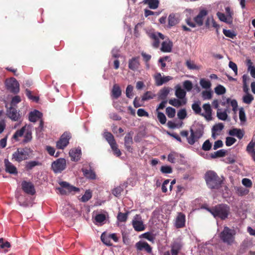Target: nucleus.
<instances>
[{
    "label": "nucleus",
    "mask_w": 255,
    "mask_h": 255,
    "mask_svg": "<svg viewBox=\"0 0 255 255\" xmlns=\"http://www.w3.org/2000/svg\"><path fill=\"white\" fill-rule=\"evenodd\" d=\"M205 209L214 218H219L222 220H225L227 219L231 214L230 207L226 204H220L211 208L206 207Z\"/></svg>",
    "instance_id": "1"
},
{
    "label": "nucleus",
    "mask_w": 255,
    "mask_h": 255,
    "mask_svg": "<svg viewBox=\"0 0 255 255\" xmlns=\"http://www.w3.org/2000/svg\"><path fill=\"white\" fill-rule=\"evenodd\" d=\"M205 179L207 186L212 189H219L223 183V180L215 172L211 170L205 173Z\"/></svg>",
    "instance_id": "2"
},
{
    "label": "nucleus",
    "mask_w": 255,
    "mask_h": 255,
    "mask_svg": "<svg viewBox=\"0 0 255 255\" xmlns=\"http://www.w3.org/2000/svg\"><path fill=\"white\" fill-rule=\"evenodd\" d=\"M208 13V10L203 9L200 10L198 14L194 17L193 20L191 17H188L185 19V22L187 24L192 28H195L196 26H202L204 24V20L205 17Z\"/></svg>",
    "instance_id": "3"
},
{
    "label": "nucleus",
    "mask_w": 255,
    "mask_h": 255,
    "mask_svg": "<svg viewBox=\"0 0 255 255\" xmlns=\"http://www.w3.org/2000/svg\"><path fill=\"white\" fill-rule=\"evenodd\" d=\"M236 235V231L235 230L225 226L220 234L219 237L223 243L227 244L228 245H231L235 242Z\"/></svg>",
    "instance_id": "4"
},
{
    "label": "nucleus",
    "mask_w": 255,
    "mask_h": 255,
    "mask_svg": "<svg viewBox=\"0 0 255 255\" xmlns=\"http://www.w3.org/2000/svg\"><path fill=\"white\" fill-rule=\"evenodd\" d=\"M32 150L29 148H17L12 155V160L20 162L28 158Z\"/></svg>",
    "instance_id": "5"
},
{
    "label": "nucleus",
    "mask_w": 255,
    "mask_h": 255,
    "mask_svg": "<svg viewBox=\"0 0 255 255\" xmlns=\"http://www.w3.org/2000/svg\"><path fill=\"white\" fill-rule=\"evenodd\" d=\"M183 244L179 239L173 240L170 244V251L164 253L163 255H178L183 248Z\"/></svg>",
    "instance_id": "6"
},
{
    "label": "nucleus",
    "mask_w": 255,
    "mask_h": 255,
    "mask_svg": "<svg viewBox=\"0 0 255 255\" xmlns=\"http://www.w3.org/2000/svg\"><path fill=\"white\" fill-rule=\"evenodd\" d=\"M60 187L56 188L61 195H66L72 192H78L79 189L73 186L70 185L66 181H62L59 182Z\"/></svg>",
    "instance_id": "7"
},
{
    "label": "nucleus",
    "mask_w": 255,
    "mask_h": 255,
    "mask_svg": "<svg viewBox=\"0 0 255 255\" xmlns=\"http://www.w3.org/2000/svg\"><path fill=\"white\" fill-rule=\"evenodd\" d=\"M71 137L72 135L70 132L65 131L56 142V147L58 149H63L68 145Z\"/></svg>",
    "instance_id": "8"
},
{
    "label": "nucleus",
    "mask_w": 255,
    "mask_h": 255,
    "mask_svg": "<svg viewBox=\"0 0 255 255\" xmlns=\"http://www.w3.org/2000/svg\"><path fill=\"white\" fill-rule=\"evenodd\" d=\"M7 90L14 94L19 92V84L14 78H10L6 79L5 82Z\"/></svg>",
    "instance_id": "9"
},
{
    "label": "nucleus",
    "mask_w": 255,
    "mask_h": 255,
    "mask_svg": "<svg viewBox=\"0 0 255 255\" xmlns=\"http://www.w3.org/2000/svg\"><path fill=\"white\" fill-rule=\"evenodd\" d=\"M66 167V161L64 158H60L53 161L51 164V168L55 173H61Z\"/></svg>",
    "instance_id": "10"
},
{
    "label": "nucleus",
    "mask_w": 255,
    "mask_h": 255,
    "mask_svg": "<svg viewBox=\"0 0 255 255\" xmlns=\"http://www.w3.org/2000/svg\"><path fill=\"white\" fill-rule=\"evenodd\" d=\"M21 188L27 194L33 195L36 192L33 184L30 182L23 181L21 182Z\"/></svg>",
    "instance_id": "11"
},
{
    "label": "nucleus",
    "mask_w": 255,
    "mask_h": 255,
    "mask_svg": "<svg viewBox=\"0 0 255 255\" xmlns=\"http://www.w3.org/2000/svg\"><path fill=\"white\" fill-rule=\"evenodd\" d=\"M135 247L137 251L144 250L149 254H150L152 252V248L146 242L139 241L135 244Z\"/></svg>",
    "instance_id": "12"
},
{
    "label": "nucleus",
    "mask_w": 255,
    "mask_h": 255,
    "mask_svg": "<svg viewBox=\"0 0 255 255\" xmlns=\"http://www.w3.org/2000/svg\"><path fill=\"white\" fill-rule=\"evenodd\" d=\"M149 37L153 40L152 46L154 48H158L159 46V38L164 39V36L161 33H151L149 34Z\"/></svg>",
    "instance_id": "13"
},
{
    "label": "nucleus",
    "mask_w": 255,
    "mask_h": 255,
    "mask_svg": "<svg viewBox=\"0 0 255 255\" xmlns=\"http://www.w3.org/2000/svg\"><path fill=\"white\" fill-rule=\"evenodd\" d=\"M154 79L156 85L159 86L172 80V77L169 76L162 77L160 73H157L154 76Z\"/></svg>",
    "instance_id": "14"
},
{
    "label": "nucleus",
    "mask_w": 255,
    "mask_h": 255,
    "mask_svg": "<svg viewBox=\"0 0 255 255\" xmlns=\"http://www.w3.org/2000/svg\"><path fill=\"white\" fill-rule=\"evenodd\" d=\"M139 65L140 62L139 56L133 57L129 59L128 67L129 69L134 71L139 68Z\"/></svg>",
    "instance_id": "15"
},
{
    "label": "nucleus",
    "mask_w": 255,
    "mask_h": 255,
    "mask_svg": "<svg viewBox=\"0 0 255 255\" xmlns=\"http://www.w3.org/2000/svg\"><path fill=\"white\" fill-rule=\"evenodd\" d=\"M6 115L12 121H17L19 118V114L16 108L10 107L6 111Z\"/></svg>",
    "instance_id": "16"
},
{
    "label": "nucleus",
    "mask_w": 255,
    "mask_h": 255,
    "mask_svg": "<svg viewBox=\"0 0 255 255\" xmlns=\"http://www.w3.org/2000/svg\"><path fill=\"white\" fill-rule=\"evenodd\" d=\"M5 170L6 172L12 174H17L18 172L16 167L7 159L4 160Z\"/></svg>",
    "instance_id": "17"
},
{
    "label": "nucleus",
    "mask_w": 255,
    "mask_h": 255,
    "mask_svg": "<svg viewBox=\"0 0 255 255\" xmlns=\"http://www.w3.org/2000/svg\"><path fill=\"white\" fill-rule=\"evenodd\" d=\"M185 225V215L182 213H179L176 218L175 226L176 228H182Z\"/></svg>",
    "instance_id": "18"
},
{
    "label": "nucleus",
    "mask_w": 255,
    "mask_h": 255,
    "mask_svg": "<svg viewBox=\"0 0 255 255\" xmlns=\"http://www.w3.org/2000/svg\"><path fill=\"white\" fill-rule=\"evenodd\" d=\"M125 140V146L127 151L130 153H132L133 151V148L131 145L133 143L132 137L130 133L127 134L124 138Z\"/></svg>",
    "instance_id": "19"
},
{
    "label": "nucleus",
    "mask_w": 255,
    "mask_h": 255,
    "mask_svg": "<svg viewBox=\"0 0 255 255\" xmlns=\"http://www.w3.org/2000/svg\"><path fill=\"white\" fill-rule=\"evenodd\" d=\"M203 108L205 113H202L201 116L204 117L207 120H212V109L209 103H206L203 105Z\"/></svg>",
    "instance_id": "20"
},
{
    "label": "nucleus",
    "mask_w": 255,
    "mask_h": 255,
    "mask_svg": "<svg viewBox=\"0 0 255 255\" xmlns=\"http://www.w3.org/2000/svg\"><path fill=\"white\" fill-rule=\"evenodd\" d=\"M172 42L170 40L168 39L162 43L160 50L163 52H170L172 50Z\"/></svg>",
    "instance_id": "21"
},
{
    "label": "nucleus",
    "mask_w": 255,
    "mask_h": 255,
    "mask_svg": "<svg viewBox=\"0 0 255 255\" xmlns=\"http://www.w3.org/2000/svg\"><path fill=\"white\" fill-rule=\"evenodd\" d=\"M81 154V150L79 148L71 149L69 151V155L72 161H78L80 158Z\"/></svg>",
    "instance_id": "22"
},
{
    "label": "nucleus",
    "mask_w": 255,
    "mask_h": 255,
    "mask_svg": "<svg viewBox=\"0 0 255 255\" xmlns=\"http://www.w3.org/2000/svg\"><path fill=\"white\" fill-rule=\"evenodd\" d=\"M42 116L41 112L37 110H34L33 112H31L29 114V120L31 122L35 123L38 119H40Z\"/></svg>",
    "instance_id": "23"
},
{
    "label": "nucleus",
    "mask_w": 255,
    "mask_h": 255,
    "mask_svg": "<svg viewBox=\"0 0 255 255\" xmlns=\"http://www.w3.org/2000/svg\"><path fill=\"white\" fill-rule=\"evenodd\" d=\"M229 134L231 136H236L239 139H241L243 137L245 133L244 131L241 129L234 128L229 131Z\"/></svg>",
    "instance_id": "24"
},
{
    "label": "nucleus",
    "mask_w": 255,
    "mask_h": 255,
    "mask_svg": "<svg viewBox=\"0 0 255 255\" xmlns=\"http://www.w3.org/2000/svg\"><path fill=\"white\" fill-rule=\"evenodd\" d=\"M171 88L169 87H164L159 92L158 98L162 100H166V98L169 94Z\"/></svg>",
    "instance_id": "25"
},
{
    "label": "nucleus",
    "mask_w": 255,
    "mask_h": 255,
    "mask_svg": "<svg viewBox=\"0 0 255 255\" xmlns=\"http://www.w3.org/2000/svg\"><path fill=\"white\" fill-rule=\"evenodd\" d=\"M217 15L219 18V19L223 22H225L228 24H231L233 22V16L228 17L227 15H226L224 13L218 12L217 13Z\"/></svg>",
    "instance_id": "26"
},
{
    "label": "nucleus",
    "mask_w": 255,
    "mask_h": 255,
    "mask_svg": "<svg viewBox=\"0 0 255 255\" xmlns=\"http://www.w3.org/2000/svg\"><path fill=\"white\" fill-rule=\"evenodd\" d=\"M82 171L86 178L93 180L96 179V175L95 172L91 168L90 169L82 168Z\"/></svg>",
    "instance_id": "27"
},
{
    "label": "nucleus",
    "mask_w": 255,
    "mask_h": 255,
    "mask_svg": "<svg viewBox=\"0 0 255 255\" xmlns=\"http://www.w3.org/2000/svg\"><path fill=\"white\" fill-rule=\"evenodd\" d=\"M121 94L122 91L120 86L118 84L114 85L112 91V96L113 98L117 99L121 96Z\"/></svg>",
    "instance_id": "28"
},
{
    "label": "nucleus",
    "mask_w": 255,
    "mask_h": 255,
    "mask_svg": "<svg viewBox=\"0 0 255 255\" xmlns=\"http://www.w3.org/2000/svg\"><path fill=\"white\" fill-rule=\"evenodd\" d=\"M168 103L170 105L175 107H179L183 105H185L186 103V101L185 100H179L178 99L174 98L170 99L168 101Z\"/></svg>",
    "instance_id": "29"
},
{
    "label": "nucleus",
    "mask_w": 255,
    "mask_h": 255,
    "mask_svg": "<svg viewBox=\"0 0 255 255\" xmlns=\"http://www.w3.org/2000/svg\"><path fill=\"white\" fill-rule=\"evenodd\" d=\"M168 26L171 27L176 25L179 22V19L177 17L175 14L171 13L169 14L168 18Z\"/></svg>",
    "instance_id": "30"
},
{
    "label": "nucleus",
    "mask_w": 255,
    "mask_h": 255,
    "mask_svg": "<svg viewBox=\"0 0 255 255\" xmlns=\"http://www.w3.org/2000/svg\"><path fill=\"white\" fill-rule=\"evenodd\" d=\"M132 226L134 229L138 232L143 231L145 229L143 222L141 221L133 220Z\"/></svg>",
    "instance_id": "31"
},
{
    "label": "nucleus",
    "mask_w": 255,
    "mask_h": 255,
    "mask_svg": "<svg viewBox=\"0 0 255 255\" xmlns=\"http://www.w3.org/2000/svg\"><path fill=\"white\" fill-rule=\"evenodd\" d=\"M186 92L182 89L181 87L177 86L176 87L175 96L179 99L182 100H185L184 98L186 96Z\"/></svg>",
    "instance_id": "32"
},
{
    "label": "nucleus",
    "mask_w": 255,
    "mask_h": 255,
    "mask_svg": "<svg viewBox=\"0 0 255 255\" xmlns=\"http://www.w3.org/2000/svg\"><path fill=\"white\" fill-rule=\"evenodd\" d=\"M143 2L145 4H148L150 8L153 9H155L158 7L159 3L158 0H144Z\"/></svg>",
    "instance_id": "33"
},
{
    "label": "nucleus",
    "mask_w": 255,
    "mask_h": 255,
    "mask_svg": "<svg viewBox=\"0 0 255 255\" xmlns=\"http://www.w3.org/2000/svg\"><path fill=\"white\" fill-rule=\"evenodd\" d=\"M224 126L222 123H219L213 126L212 129V136L216 138L215 133L217 131H220L224 128Z\"/></svg>",
    "instance_id": "34"
},
{
    "label": "nucleus",
    "mask_w": 255,
    "mask_h": 255,
    "mask_svg": "<svg viewBox=\"0 0 255 255\" xmlns=\"http://www.w3.org/2000/svg\"><path fill=\"white\" fill-rule=\"evenodd\" d=\"M226 151L224 149H220L217 151L214 152L210 154L212 158H216L218 157H223L226 155Z\"/></svg>",
    "instance_id": "35"
},
{
    "label": "nucleus",
    "mask_w": 255,
    "mask_h": 255,
    "mask_svg": "<svg viewBox=\"0 0 255 255\" xmlns=\"http://www.w3.org/2000/svg\"><path fill=\"white\" fill-rule=\"evenodd\" d=\"M192 109L194 112L195 114L196 115H199L201 116L202 113V109L200 107V102H197L196 103H193L192 105Z\"/></svg>",
    "instance_id": "36"
},
{
    "label": "nucleus",
    "mask_w": 255,
    "mask_h": 255,
    "mask_svg": "<svg viewBox=\"0 0 255 255\" xmlns=\"http://www.w3.org/2000/svg\"><path fill=\"white\" fill-rule=\"evenodd\" d=\"M26 130V126L23 127L20 129L17 130L13 135L12 138L16 141L18 140V137H21Z\"/></svg>",
    "instance_id": "37"
},
{
    "label": "nucleus",
    "mask_w": 255,
    "mask_h": 255,
    "mask_svg": "<svg viewBox=\"0 0 255 255\" xmlns=\"http://www.w3.org/2000/svg\"><path fill=\"white\" fill-rule=\"evenodd\" d=\"M101 240L102 242L108 246H112V244L110 241L109 235L107 236L105 233H102L101 236Z\"/></svg>",
    "instance_id": "38"
},
{
    "label": "nucleus",
    "mask_w": 255,
    "mask_h": 255,
    "mask_svg": "<svg viewBox=\"0 0 255 255\" xmlns=\"http://www.w3.org/2000/svg\"><path fill=\"white\" fill-rule=\"evenodd\" d=\"M199 139L196 137L195 133H193V129L190 128V135L187 137V141L190 145H193Z\"/></svg>",
    "instance_id": "39"
},
{
    "label": "nucleus",
    "mask_w": 255,
    "mask_h": 255,
    "mask_svg": "<svg viewBox=\"0 0 255 255\" xmlns=\"http://www.w3.org/2000/svg\"><path fill=\"white\" fill-rule=\"evenodd\" d=\"M104 137L110 145L116 142L113 135L109 132H106L104 133Z\"/></svg>",
    "instance_id": "40"
},
{
    "label": "nucleus",
    "mask_w": 255,
    "mask_h": 255,
    "mask_svg": "<svg viewBox=\"0 0 255 255\" xmlns=\"http://www.w3.org/2000/svg\"><path fill=\"white\" fill-rule=\"evenodd\" d=\"M185 65L188 69L190 70H199L200 69V67L196 65L194 62L191 60H187L186 61Z\"/></svg>",
    "instance_id": "41"
},
{
    "label": "nucleus",
    "mask_w": 255,
    "mask_h": 255,
    "mask_svg": "<svg viewBox=\"0 0 255 255\" xmlns=\"http://www.w3.org/2000/svg\"><path fill=\"white\" fill-rule=\"evenodd\" d=\"M92 197V192L90 190H87L85 194L82 196L80 199L81 201L83 202H86L89 201Z\"/></svg>",
    "instance_id": "42"
},
{
    "label": "nucleus",
    "mask_w": 255,
    "mask_h": 255,
    "mask_svg": "<svg viewBox=\"0 0 255 255\" xmlns=\"http://www.w3.org/2000/svg\"><path fill=\"white\" fill-rule=\"evenodd\" d=\"M254 98L251 94H247L243 97V102L247 104H250L254 100Z\"/></svg>",
    "instance_id": "43"
},
{
    "label": "nucleus",
    "mask_w": 255,
    "mask_h": 255,
    "mask_svg": "<svg viewBox=\"0 0 255 255\" xmlns=\"http://www.w3.org/2000/svg\"><path fill=\"white\" fill-rule=\"evenodd\" d=\"M193 133H195V136L198 139L201 138L204 133V128L202 126H200L195 130H193Z\"/></svg>",
    "instance_id": "44"
},
{
    "label": "nucleus",
    "mask_w": 255,
    "mask_h": 255,
    "mask_svg": "<svg viewBox=\"0 0 255 255\" xmlns=\"http://www.w3.org/2000/svg\"><path fill=\"white\" fill-rule=\"evenodd\" d=\"M217 116L219 119L225 121L227 119L228 115L226 112H221V110L219 109L217 112Z\"/></svg>",
    "instance_id": "45"
},
{
    "label": "nucleus",
    "mask_w": 255,
    "mask_h": 255,
    "mask_svg": "<svg viewBox=\"0 0 255 255\" xmlns=\"http://www.w3.org/2000/svg\"><path fill=\"white\" fill-rule=\"evenodd\" d=\"M166 113L169 118H173L175 116V110L172 107H167L166 109Z\"/></svg>",
    "instance_id": "46"
},
{
    "label": "nucleus",
    "mask_w": 255,
    "mask_h": 255,
    "mask_svg": "<svg viewBox=\"0 0 255 255\" xmlns=\"http://www.w3.org/2000/svg\"><path fill=\"white\" fill-rule=\"evenodd\" d=\"M154 96L155 95L153 94L151 92L147 91L142 96V101H145L152 99L154 98Z\"/></svg>",
    "instance_id": "47"
},
{
    "label": "nucleus",
    "mask_w": 255,
    "mask_h": 255,
    "mask_svg": "<svg viewBox=\"0 0 255 255\" xmlns=\"http://www.w3.org/2000/svg\"><path fill=\"white\" fill-rule=\"evenodd\" d=\"M223 32L224 34L228 37L231 38H234L236 36V33L231 30H227L225 29H224L223 30Z\"/></svg>",
    "instance_id": "48"
},
{
    "label": "nucleus",
    "mask_w": 255,
    "mask_h": 255,
    "mask_svg": "<svg viewBox=\"0 0 255 255\" xmlns=\"http://www.w3.org/2000/svg\"><path fill=\"white\" fill-rule=\"evenodd\" d=\"M215 92L217 95H223L226 93V89L223 86L219 85L215 88Z\"/></svg>",
    "instance_id": "49"
},
{
    "label": "nucleus",
    "mask_w": 255,
    "mask_h": 255,
    "mask_svg": "<svg viewBox=\"0 0 255 255\" xmlns=\"http://www.w3.org/2000/svg\"><path fill=\"white\" fill-rule=\"evenodd\" d=\"M111 148L114 152V154L117 156H120L122 154L120 150L119 149L118 147V145L116 142L114 143V144H112L110 145Z\"/></svg>",
    "instance_id": "50"
},
{
    "label": "nucleus",
    "mask_w": 255,
    "mask_h": 255,
    "mask_svg": "<svg viewBox=\"0 0 255 255\" xmlns=\"http://www.w3.org/2000/svg\"><path fill=\"white\" fill-rule=\"evenodd\" d=\"M200 84L203 88L208 89L211 87V84L208 80L205 79H201L200 81Z\"/></svg>",
    "instance_id": "51"
},
{
    "label": "nucleus",
    "mask_w": 255,
    "mask_h": 255,
    "mask_svg": "<svg viewBox=\"0 0 255 255\" xmlns=\"http://www.w3.org/2000/svg\"><path fill=\"white\" fill-rule=\"evenodd\" d=\"M176 157H178V154L175 152H171L168 155V161L174 163Z\"/></svg>",
    "instance_id": "52"
},
{
    "label": "nucleus",
    "mask_w": 255,
    "mask_h": 255,
    "mask_svg": "<svg viewBox=\"0 0 255 255\" xmlns=\"http://www.w3.org/2000/svg\"><path fill=\"white\" fill-rule=\"evenodd\" d=\"M157 119L159 122L162 125L165 124L166 122V118L165 115L162 112H158Z\"/></svg>",
    "instance_id": "53"
},
{
    "label": "nucleus",
    "mask_w": 255,
    "mask_h": 255,
    "mask_svg": "<svg viewBox=\"0 0 255 255\" xmlns=\"http://www.w3.org/2000/svg\"><path fill=\"white\" fill-rule=\"evenodd\" d=\"M10 244L5 241L2 238H0V248L5 249L10 247Z\"/></svg>",
    "instance_id": "54"
},
{
    "label": "nucleus",
    "mask_w": 255,
    "mask_h": 255,
    "mask_svg": "<svg viewBox=\"0 0 255 255\" xmlns=\"http://www.w3.org/2000/svg\"><path fill=\"white\" fill-rule=\"evenodd\" d=\"M40 165L38 161H30L26 163V168L28 170L32 169L34 167Z\"/></svg>",
    "instance_id": "55"
},
{
    "label": "nucleus",
    "mask_w": 255,
    "mask_h": 255,
    "mask_svg": "<svg viewBox=\"0 0 255 255\" xmlns=\"http://www.w3.org/2000/svg\"><path fill=\"white\" fill-rule=\"evenodd\" d=\"M32 139V133L31 131L27 130L25 133V134L24 136V139L23 140V143H27L31 140Z\"/></svg>",
    "instance_id": "56"
},
{
    "label": "nucleus",
    "mask_w": 255,
    "mask_h": 255,
    "mask_svg": "<svg viewBox=\"0 0 255 255\" xmlns=\"http://www.w3.org/2000/svg\"><path fill=\"white\" fill-rule=\"evenodd\" d=\"M212 147V143L209 139L206 140L203 144L202 149L204 151H208Z\"/></svg>",
    "instance_id": "57"
},
{
    "label": "nucleus",
    "mask_w": 255,
    "mask_h": 255,
    "mask_svg": "<svg viewBox=\"0 0 255 255\" xmlns=\"http://www.w3.org/2000/svg\"><path fill=\"white\" fill-rule=\"evenodd\" d=\"M123 190L124 189L122 186H118L112 190V194L116 197H119Z\"/></svg>",
    "instance_id": "58"
},
{
    "label": "nucleus",
    "mask_w": 255,
    "mask_h": 255,
    "mask_svg": "<svg viewBox=\"0 0 255 255\" xmlns=\"http://www.w3.org/2000/svg\"><path fill=\"white\" fill-rule=\"evenodd\" d=\"M133 87L131 85H128L126 88V96L128 98H131L133 96L132 94Z\"/></svg>",
    "instance_id": "59"
},
{
    "label": "nucleus",
    "mask_w": 255,
    "mask_h": 255,
    "mask_svg": "<svg viewBox=\"0 0 255 255\" xmlns=\"http://www.w3.org/2000/svg\"><path fill=\"white\" fill-rule=\"evenodd\" d=\"M183 87L187 91H190L193 88V84L190 81L186 80L183 82Z\"/></svg>",
    "instance_id": "60"
},
{
    "label": "nucleus",
    "mask_w": 255,
    "mask_h": 255,
    "mask_svg": "<svg viewBox=\"0 0 255 255\" xmlns=\"http://www.w3.org/2000/svg\"><path fill=\"white\" fill-rule=\"evenodd\" d=\"M117 218L118 220L121 222H126L128 218V214L120 212L118 214Z\"/></svg>",
    "instance_id": "61"
},
{
    "label": "nucleus",
    "mask_w": 255,
    "mask_h": 255,
    "mask_svg": "<svg viewBox=\"0 0 255 255\" xmlns=\"http://www.w3.org/2000/svg\"><path fill=\"white\" fill-rule=\"evenodd\" d=\"M212 93L209 91H203L202 92V97L204 100H210L212 98Z\"/></svg>",
    "instance_id": "62"
},
{
    "label": "nucleus",
    "mask_w": 255,
    "mask_h": 255,
    "mask_svg": "<svg viewBox=\"0 0 255 255\" xmlns=\"http://www.w3.org/2000/svg\"><path fill=\"white\" fill-rule=\"evenodd\" d=\"M160 171L163 173H171L172 172V169L170 166H162L160 168Z\"/></svg>",
    "instance_id": "63"
},
{
    "label": "nucleus",
    "mask_w": 255,
    "mask_h": 255,
    "mask_svg": "<svg viewBox=\"0 0 255 255\" xmlns=\"http://www.w3.org/2000/svg\"><path fill=\"white\" fill-rule=\"evenodd\" d=\"M96 221L98 223H103L106 220V216L103 214H99L95 216Z\"/></svg>",
    "instance_id": "64"
}]
</instances>
